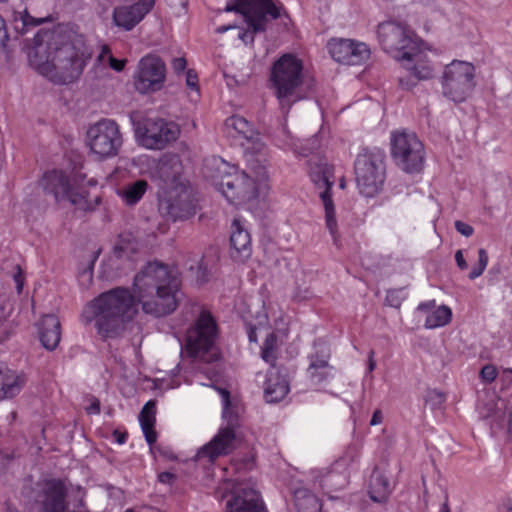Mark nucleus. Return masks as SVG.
Here are the masks:
<instances>
[{
	"label": "nucleus",
	"mask_w": 512,
	"mask_h": 512,
	"mask_svg": "<svg viewBox=\"0 0 512 512\" xmlns=\"http://www.w3.org/2000/svg\"><path fill=\"white\" fill-rule=\"evenodd\" d=\"M182 297L180 280L165 264L149 262L135 276L132 292L116 287L101 293L83 310L87 322H95L98 334L107 339L120 336L142 311L162 317L176 310Z\"/></svg>",
	"instance_id": "obj_1"
},
{
	"label": "nucleus",
	"mask_w": 512,
	"mask_h": 512,
	"mask_svg": "<svg viewBox=\"0 0 512 512\" xmlns=\"http://www.w3.org/2000/svg\"><path fill=\"white\" fill-rule=\"evenodd\" d=\"M223 134L232 145L244 149L252 175L219 156H212L204 161L203 176L228 203L237 207L248 205L264 196L269 189L265 143L253 125L240 115H232L225 120Z\"/></svg>",
	"instance_id": "obj_2"
},
{
	"label": "nucleus",
	"mask_w": 512,
	"mask_h": 512,
	"mask_svg": "<svg viewBox=\"0 0 512 512\" xmlns=\"http://www.w3.org/2000/svg\"><path fill=\"white\" fill-rule=\"evenodd\" d=\"M65 34H34L31 43H25L29 65L39 74L58 84L77 79L93 52L83 44V34H77L73 43L64 42Z\"/></svg>",
	"instance_id": "obj_3"
},
{
	"label": "nucleus",
	"mask_w": 512,
	"mask_h": 512,
	"mask_svg": "<svg viewBox=\"0 0 512 512\" xmlns=\"http://www.w3.org/2000/svg\"><path fill=\"white\" fill-rule=\"evenodd\" d=\"M159 188V211L172 221L184 220L196 212L188 182L183 177L182 161L177 154L165 153L156 159L139 155L133 160Z\"/></svg>",
	"instance_id": "obj_4"
},
{
	"label": "nucleus",
	"mask_w": 512,
	"mask_h": 512,
	"mask_svg": "<svg viewBox=\"0 0 512 512\" xmlns=\"http://www.w3.org/2000/svg\"><path fill=\"white\" fill-rule=\"evenodd\" d=\"M247 335L250 342H258V337L265 335V341L261 348V357L273 365L277 359L278 348L281 339L287 333V319L280 309L263 305L262 311H256L250 319L244 316ZM263 393L266 402L276 403L285 398L290 390L286 374L282 373L275 366H271L264 375L262 383Z\"/></svg>",
	"instance_id": "obj_5"
},
{
	"label": "nucleus",
	"mask_w": 512,
	"mask_h": 512,
	"mask_svg": "<svg viewBox=\"0 0 512 512\" xmlns=\"http://www.w3.org/2000/svg\"><path fill=\"white\" fill-rule=\"evenodd\" d=\"M224 12L236 15L234 24L222 25L215 32L240 29L242 32H267L274 25L289 30L291 18L280 0H227Z\"/></svg>",
	"instance_id": "obj_6"
},
{
	"label": "nucleus",
	"mask_w": 512,
	"mask_h": 512,
	"mask_svg": "<svg viewBox=\"0 0 512 512\" xmlns=\"http://www.w3.org/2000/svg\"><path fill=\"white\" fill-rule=\"evenodd\" d=\"M383 49L415 80H427L434 68L428 57L430 51L418 34H380Z\"/></svg>",
	"instance_id": "obj_7"
},
{
	"label": "nucleus",
	"mask_w": 512,
	"mask_h": 512,
	"mask_svg": "<svg viewBox=\"0 0 512 512\" xmlns=\"http://www.w3.org/2000/svg\"><path fill=\"white\" fill-rule=\"evenodd\" d=\"M222 404V425L217 434L197 454L196 461L201 465L213 464L220 456L231 453L237 445L240 429V407L231 401L226 389H218Z\"/></svg>",
	"instance_id": "obj_8"
},
{
	"label": "nucleus",
	"mask_w": 512,
	"mask_h": 512,
	"mask_svg": "<svg viewBox=\"0 0 512 512\" xmlns=\"http://www.w3.org/2000/svg\"><path fill=\"white\" fill-rule=\"evenodd\" d=\"M304 77V62L294 53H284L272 64L269 87L285 114L300 100L298 90Z\"/></svg>",
	"instance_id": "obj_9"
},
{
	"label": "nucleus",
	"mask_w": 512,
	"mask_h": 512,
	"mask_svg": "<svg viewBox=\"0 0 512 512\" xmlns=\"http://www.w3.org/2000/svg\"><path fill=\"white\" fill-rule=\"evenodd\" d=\"M309 175L318 190L323 205L325 227L334 245L340 247V222L335 208V199L339 197V191L345 189L346 181L341 176L338 185H335V168L328 164L325 159H319L317 162L311 163Z\"/></svg>",
	"instance_id": "obj_10"
},
{
	"label": "nucleus",
	"mask_w": 512,
	"mask_h": 512,
	"mask_svg": "<svg viewBox=\"0 0 512 512\" xmlns=\"http://www.w3.org/2000/svg\"><path fill=\"white\" fill-rule=\"evenodd\" d=\"M354 169L357 188L363 196L371 198L382 191L386 168L379 149H364L357 155Z\"/></svg>",
	"instance_id": "obj_11"
},
{
	"label": "nucleus",
	"mask_w": 512,
	"mask_h": 512,
	"mask_svg": "<svg viewBox=\"0 0 512 512\" xmlns=\"http://www.w3.org/2000/svg\"><path fill=\"white\" fill-rule=\"evenodd\" d=\"M85 145L89 154L100 161L111 159L118 155L123 136L116 121L103 118L89 125L85 135Z\"/></svg>",
	"instance_id": "obj_12"
},
{
	"label": "nucleus",
	"mask_w": 512,
	"mask_h": 512,
	"mask_svg": "<svg viewBox=\"0 0 512 512\" xmlns=\"http://www.w3.org/2000/svg\"><path fill=\"white\" fill-rule=\"evenodd\" d=\"M390 145L391 156L401 170L408 174H418L423 170L426 151L414 132L405 129L392 131Z\"/></svg>",
	"instance_id": "obj_13"
},
{
	"label": "nucleus",
	"mask_w": 512,
	"mask_h": 512,
	"mask_svg": "<svg viewBox=\"0 0 512 512\" xmlns=\"http://www.w3.org/2000/svg\"><path fill=\"white\" fill-rule=\"evenodd\" d=\"M360 458V448L350 444L330 468H314L309 472L313 489H339L346 483L345 472L353 469Z\"/></svg>",
	"instance_id": "obj_14"
},
{
	"label": "nucleus",
	"mask_w": 512,
	"mask_h": 512,
	"mask_svg": "<svg viewBox=\"0 0 512 512\" xmlns=\"http://www.w3.org/2000/svg\"><path fill=\"white\" fill-rule=\"evenodd\" d=\"M475 82V67L472 63L453 60L445 66L442 89L445 97L453 102L465 101L472 93Z\"/></svg>",
	"instance_id": "obj_15"
},
{
	"label": "nucleus",
	"mask_w": 512,
	"mask_h": 512,
	"mask_svg": "<svg viewBox=\"0 0 512 512\" xmlns=\"http://www.w3.org/2000/svg\"><path fill=\"white\" fill-rule=\"evenodd\" d=\"M199 315L187 330L185 338L186 352L192 357L204 358L212 351L218 336V327L213 315L206 309L198 307Z\"/></svg>",
	"instance_id": "obj_16"
},
{
	"label": "nucleus",
	"mask_w": 512,
	"mask_h": 512,
	"mask_svg": "<svg viewBox=\"0 0 512 512\" xmlns=\"http://www.w3.org/2000/svg\"><path fill=\"white\" fill-rule=\"evenodd\" d=\"M83 181L80 174L71 177L62 170L54 169L45 172L39 184L46 193L52 194L57 202L67 200L71 204L81 205L85 199V193L80 190Z\"/></svg>",
	"instance_id": "obj_17"
},
{
	"label": "nucleus",
	"mask_w": 512,
	"mask_h": 512,
	"mask_svg": "<svg viewBox=\"0 0 512 512\" xmlns=\"http://www.w3.org/2000/svg\"><path fill=\"white\" fill-rule=\"evenodd\" d=\"M306 358V378L311 386L321 389L335 377L336 369L330 364L331 350L324 340H315Z\"/></svg>",
	"instance_id": "obj_18"
},
{
	"label": "nucleus",
	"mask_w": 512,
	"mask_h": 512,
	"mask_svg": "<svg viewBox=\"0 0 512 512\" xmlns=\"http://www.w3.org/2000/svg\"><path fill=\"white\" fill-rule=\"evenodd\" d=\"M179 130L172 122L163 119H148L141 127L136 129V137L140 145L147 149L160 150L167 144L175 141Z\"/></svg>",
	"instance_id": "obj_19"
},
{
	"label": "nucleus",
	"mask_w": 512,
	"mask_h": 512,
	"mask_svg": "<svg viewBox=\"0 0 512 512\" xmlns=\"http://www.w3.org/2000/svg\"><path fill=\"white\" fill-rule=\"evenodd\" d=\"M165 80V64L156 55L149 54L138 63L134 84L137 91L147 93L159 90Z\"/></svg>",
	"instance_id": "obj_20"
},
{
	"label": "nucleus",
	"mask_w": 512,
	"mask_h": 512,
	"mask_svg": "<svg viewBox=\"0 0 512 512\" xmlns=\"http://www.w3.org/2000/svg\"><path fill=\"white\" fill-rule=\"evenodd\" d=\"M329 54L338 63L360 65L370 57V49L364 42L346 38H332L327 45Z\"/></svg>",
	"instance_id": "obj_21"
},
{
	"label": "nucleus",
	"mask_w": 512,
	"mask_h": 512,
	"mask_svg": "<svg viewBox=\"0 0 512 512\" xmlns=\"http://www.w3.org/2000/svg\"><path fill=\"white\" fill-rule=\"evenodd\" d=\"M225 489L233 488L231 498L227 500L226 512H267L260 493L249 487L237 486L225 480Z\"/></svg>",
	"instance_id": "obj_22"
},
{
	"label": "nucleus",
	"mask_w": 512,
	"mask_h": 512,
	"mask_svg": "<svg viewBox=\"0 0 512 512\" xmlns=\"http://www.w3.org/2000/svg\"><path fill=\"white\" fill-rule=\"evenodd\" d=\"M155 233L145 236L139 231L134 235L131 232H123L119 235L113 249V255L118 258L132 259L133 255L148 250L155 243Z\"/></svg>",
	"instance_id": "obj_23"
},
{
	"label": "nucleus",
	"mask_w": 512,
	"mask_h": 512,
	"mask_svg": "<svg viewBox=\"0 0 512 512\" xmlns=\"http://www.w3.org/2000/svg\"><path fill=\"white\" fill-rule=\"evenodd\" d=\"M156 0H138L132 5H120L113 10V22L127 31L133 29L154 8Z\"/></svg>",
	"instance_id": "obj_24"
},
{
	"label": "nucleus",
	"mask_w": 512,
	"mask_h": 512,
	"mask_svg": "<svg viewBox=\"0 0 512 512\" xmlns=\"http://www.w3.org/2000/svg\"><path fill=\"white\" fill-rule=\"evenodd\" d=\"M67 488L63 481L51 479L44 483L39 512H69Z\"/></svg>",
	"instance_id": "obj_25"
},
{
	"label": "nucleus",
	"mask_w": 512,
	"mask_h": 512,
	"mask_svg": "<svg viewBox=\"0 0 512 512\" xmlns=\"http://www.w3.org/2000/svg\"><path fill=\"white\" fill-rule=\"evenodd\" d=\"M230 246L231 256L237 261L243 262L252 254L251 236L241 217H235L232 221Z\"/></svg>",
	"instance_id": "obj_26"
},
{
	"label": "nucleus",
	"mask_w": 512,
	"mask_h": 512,
	"mask_svg": "<svg viewBox=\"0 0 512 512\" xmlns=\"http://www.w3.org/2000/svg\"><path fill=\"white\" fill-rule=\"evenodd\" d=\"M37 329L42 346L47 350H54L61 339V325L57 316L44 315L37 323Z\"/></svg>",
	"instance_id": "obj_27"
},
{
	"label": "nucleus",
	"mask_w": 512,
	"mask_h": 512,
	"mask_svg": "<svg viewBox=\"0 0 512 512\" xmlns=\"http://www.w3.org/2000/svg\"><path fill=\"white\" fill-rule=\"evenodd\" d=\"M417 311L427 313L424 324L427 329L443 327L447 325L452 318L451 309L445 305L436 307L434 300L420 303L417 307Z\"/></svg>",
	"instance_id": "obj_28"
},
{
	"label": "nucleus",
	"mask_w": 512,
	"mask_h": 512,
	"mask_svg": "<svg viewBox=\"0 0 512 512\" xmlns=\"http://www.w3.org/2000/svg\"><path fill=\"white\" fill-rule=\"evenodd\" d=\"M0 382V400L12 399L23 389L25 376L22 373L4 367L0 368Z\"/></svg>",
	"instance_id": "obj_29"
},
{
	"label": "nucleus",
	"mask_w": 512,
	"mask_h": 512,
	"mask_svg": "<svg viewBox=\"0 0 512 512\" xmlns=\"http://www.w3.org/2000/svg\"><path fill=\"white\" fill-rule=\"evenodd\" d=\"M147 189V181L139 179L116 187L115 194L125 206L133 207L142 200L147 192Z\"/></svg>",
	"instance_id": "obj_30"
},
{
	"label": "nucleus",
	"mask_w": 512,
	"mask_h": 512,
	"mask_svg": "<svg viewBox=\"0 0 512 512\" xmlns=\"http://www.w3.org/2000/svg\"><path fill=\"white\" fill-rule=\"evenodd\" d=\"M392 492V486L386 475L375 468L370 477L369 496L371 500L378 503L385 502Z\"/></svg>",
	"instance_id": "obj_31"
},
{
	"label": "nucleus",
	"mask_w": 512,
	"mask_h": 512,
	"mask_svg": "<svg viewBox=\"0 0 512 512\" xmlns=\"http://www.w3.org/2000/svg\"><path fill=\"white\" fill-rule=\"evenodd\" d=\"M156 402L148 401L139 414V422L146 442L151 447L157 440V433L154 429L156 421Z\"/></svg>",
	"instance_id": "obj_32"
},
{
	"label": "nucleus",
	"mask_w": 512,
	"mask_h": 512,
	"mask_svg": "<svg viewBox=\"0 0 512 512\" xmlns=\"http://www.w3.org/2000/svg\"><path fill=\"white\" fill-rule=\"evenodd\" d=\"M293 502L297 512H320L319 499L308 488L303 486L293 487Z\"/></svg>",
	"instance_id": "obj_33"
},
{
	"label": "nucleus",
	"mask_w": 512,
	"mask_h": 512,
	"mask_svg": "<svg viewBox=\"0 0 512 512\" xmlns=\"http://www.w3.org/2000/svg\"><path fill=\"white\" fill-rule=\"evenodd\" d=\"M22 45V41L18 34L5 33L0 34V65L8 63L12 57L14 50Z\"/></svg>",
	"instance_id": "obj_34"
},
{
	"label": "nucleus",
	"mask_w": 512,
	"mask_h": 512,
	"mask_svg": "<svg viewBox=\"0 0 512 512\" xmlns=\"http://www.w3.org/2000/svg\"><path fill=\"white\" fill-rule=\"evenodd\" d=\"M97 62L103 65L108 63L111 69L116 72H121L124 69L127 60L115 58L111 52L110 47L106 44H103L99 47Z\"/></svg>",
	"instance_id": "obj_35"
},
{
	"label": "nucleus",
	"mask_w": 512,
	"mask_h": 512,
	"mask_svg": "<svg viewBox=\"0 0 512 512\" xmlns=\"http://www.w3.org/2000/svg\"><path fill=\"white\" fill-rule=\"evenodd\" d=\"M178 372L179 366L171 370L169 373H166L162 377H156L153 380V388L160 392L178 388L181 384L180 380L177 377Z\"/></svg>",
	"instance_id": "obj_36"
},
{
	"label": "nucleus",
	"mask_w": 512,
	"mask_h": 512,
	"mask_svg": "<svg viewBox=\"0 0 512 512\" xmlns=\"http://www.w3.org/2000/svg\"><path fill=\"white\" fill-rule=\"evenodd\" d=\"M283 140L277 139L276 145L283 150H291L295 154L307 156L310 153V150L302 148V142L299 139H295L290 135L288 131L284 128L282 130Z\"/></svg>",
	"instance_id": "obj_37"
},
{
	"label": "nucleus",
	"mask_w": 512,
	"mask_h": 512,
	"mask_svg": "<svg viewBox=\"0 0 512 512\" xmlns=\"http://www.w3.org/2000/svg\"><path fill=\"white\" fill-rule=\"evenodd\" d=\"M19 20L22 23L24 29H33L45 23H51L55 19L52 15H47L45 17H34L29 14L27 9L23 12L19 13Z\"/></svg>",
	"instance_id": "obj_38"
},
{
	"label": "nucleus",
	"mask_w": 512,
	"mask_h": 512,
	"mask_svg": "<svg viewBox=\"0 0 512 512\" xmlns=\"http://www.w3.org/2000/svg\"><path fill=\"white\" fill-rule=\"evenodd\" d=\"M376 368V360H375V352L370 350L367 356V364L366 369L363 375L362 387L364 390H372L373 389V381L374 375L373 371Z\"/></svg>",
	"instance_id": "obj_39"
},
{
	"label": "nucleus",
	"mask_w": 512,
	"mask_h": 512,
	"mask_svg": "<svg viewBox=\"0 0 512 512\" xmlns=\"http://www.w3.org/2000/svg\"><path fill=\"white\" fill-rule=\"evenodd\" d=\"M488 259L489 258H488V254H487L486 250L479 249L478 264L469 273V278L471 280H474L483 274V272L485 271V269L487 267Z\"/></svg>",
	"instance_id": "obj_40"
},
{
	"label": "nucleus",
	"mask_w": 512,
	"mask_h": 512,
	"mask_svg": "<svg viewBox=\"0 0 512 512\" xmlns=\"http://www.w3.org/2000/svg\"><path fill=\"white\" fill-rule=\"evenodd\" d=\"M186 85L189 90L195 95H190L192 100H197L199 98V86H198V76L194 70H187L186 72Z\"/></svg>",
	"instance_id": "obj_41"
},
{
	"label": "nucleus",
	"mask_w": 512,
	"mask_h": 512,
	"mask_svg": "<svg viewBox=\"0 0 512 512\" xmlns=\"http://www.w3.org/2000/svg\"><path fill=\"white\" fill-rule=\"evenodd\" d=\"M497 377V369L491 364L482 367L480 371V378L486 383L493 382Z\"/></svg>",
	"instance_id": "obj_42"
},
{
	"label": "nucleus",
	"mask_w": 512,
	"mask_h": 512,
	"mask_svg": "<svg viewBox=\"0 0 512 512\" xmlns=\"http://www.w3.org/2000/svg\"><path fill=\"white\" fill-rule=\"evenodd\" d=\"M189 270L194 272L195 277L199 283H205L208 280V269L201 261L196 267L193 265L189 266Z\"/></svg>",
	"instance_id": "obj_43"
},
{
	"label": "nucleus",
	"mask_w": 512,
	"mask_h": 512,
	"mask_svg": "<svg viewBox=\"0 0 512 512\" xmlns=\"http://www.w3.org/2000/svg\"><path fill=\"white\" fill-rule=\"evenodd\" d=\"M378 30H379L378 32H381V31L395 32V30H399V32H410L406 27H402L394 21H384V22L379 23Z\"/></svg>",
	"instance_id": "obj_44"
},
{
	"label": "nucleus",
	"mask_w": 512,
	"mask_h": 512,
	"mask_svg": "<svg viewBox=\"0 0 512 512\" xmlns=\"http://www.w3.org/2000/svg\"><path fill=\"white\" fill-rule=\"evenodd\" d=\"M455 229L465 237H470L474 232L471 225L459 220L455 222Z\"/></svg>",
	"instance_id": "obj_45"
},
{
	"label": "nucleus",
	"mask_w": 512,
	"mask_h": 512,
	"mask_svg": "<svg viewBox=\"0 0 512 512\" xmlns=\"http://www.w3.org/2000/svg\"><path fill=\"white\" fill-rule=\"evenodd\" d=\"M186 66L187 61L184 57H177L172 60V68L176 74L184 72Z\"/></svg>",
	"instance_id": "obj_46"
},
{
	"label": "nucleus",
	"mask_w": 512,
	"mask_h": 512,
	"mask_svg": "<svg viewBox=\"0 0 512 512\" xmlns=\"http://www.w3.org/2000/svg\"><path fill=\"white\" fill-rule=\"evenodd\" d=\"M384 418H385L384 412L380 408H377L372 413L371 419L369 421V425L370 426L380 425L383 423Z\"/></svg>",
	"instance_id": "obj_47"
},
{
	"label": "nucleus",
	"mask_w": 512,
	"mask_h": 512,
	"mask_svg": "<svg viewBox=\"0 0 512 512\" xmlns=\"http://www.w3.org/2000/svg\"><path fill=\"white\" fill-rule=\"evenodd\" d=\"M176 479L175 474L170 472H162L158 475L159 482L163 484H172Z\"/></svg>",
	"instance_id": "obj_48"
},
{
	"label": "nucleus",
	"mask_w": 512,
	"mask_h": 512,
	"mask_svg": "<svg viewBox=\"0 0 512 512\" xmlns=\"http://www.w3.org/2000/svg\"><path fill=\"white\" fill-rule=\"evenodd\" d=\"M455 261H456V264H457L459 269H461V270L467 269L468 265H467V263L465 261V258H464L462 250H457L456 251V253H455Z\"/></svg>",
	"instance_id": "obj_49"
},
{
	"label": "nucleus",
	"mask_w": 512,
	"mask_h": 512,
	"mask_svg": "<svg viewBox=\"0 0 512 512\" xmlns=\"http://www.w3.org/2000/svg\"><path fill=\"white\" fill-rule=\"evenodd\" d=\"M498 512H512V500H504L498 507Z\"/></svg>",
	"instance_id": "obj_50"
},
{
	"label": "nucleus",
	"mask_w": 512,
	"mask_h": 512,
	"mask_svg": "<svg viewBox=\"0 0 512 512\" xmlns=\"http://www.w3.org/2000/svg\"><path fill=\"white\" fill-rule=\"evenodd\" d=\"M255 457L253 454L249 455L243 460L241 468L249 470L253 467Z\"/></svg>",
	"instance_id": "obj_51"
},
{
	"label": "nucleus",
	"mask_w": 512,
	"mask_h": 512,
	"mask_svg": "<svg viewBox=\"0 0 512 512\" xmlns=\"http://www.w3.org/2000/svg\"><path fill=\"white\" fill-rule=\"evenodd\" d=\"M87 412L89 414H98L100 412V404L98 401H94L92 402L88 407H87Z\"/></svg>",
	"instance_id": "obj_52"
},
{
	"label": "nucleus",
	"mask_w": 512,
	"mask_h": 512,
	"mask_svg": "<svg viewBox=\"0 0 512 512\" xmlns=\"http://www.w3.org/2000/svg\"><path fill=\"white\" fill-rule=\"evenodd\" d=\"M394 294H395V291H389L387 294L386 301L388 302V304L390 306L397 307V306H399V301H395V298H393Z\"/></svg>",
	"instance_id": "obj_53"
},
{
	"label": "nucleus",
	"mask_w": 512,
	"mask_h": 512,
	"mask_svg": "<svg viewBox=\"0 0 512 512\" xmlns=\"http://www.w3.org/2000/svg\"><path fill=\"white\" fill-rule=\"evenodd\" d=\"M14 280H15L16 285H17V290L20 293L22 288H23V279H22L21 273L16 274L14 276Z\"/></svg>",
	"instance_id": "obj_54"
},
{
	"label": "nucleus",
	"mask_w": 512,
	"mask_h": 512,
	"mask_svg": "<svg viewBox=\"0 0 512 512\" xmlns=\"http://www.w3.org/2000/svg\"><path fill=\"white\" fill-rule=\"evenodd\" d=\"M253 35L254 34H239L240 39L245 43L253 42Z\"/></svg>",
	"instance_id": "obj_55"
},
{
	"label": "nucleus",
	"mask_w": 512,
	"mask_h": 512,
	"mask_svg": "<svg viewBox=\"0 0 512 512\" xmlns=\"http://www.w3.org/2000/svg\"><path fill=\"white\" fill-rule=\"evenodd\" d=\"M161 453L168 459H175V455L171 452V451H168V450H163L161 451Z\"/></svg>",
	"instance_id": "obj_56"
},
{
	"label": "nucleus",
	"mask_w": 512,
	"mask_h": 512,
	"mask_svg": "<svg viewBox=\"0 0 512 512\" xmlns=\"http://www.w3.org/2000/svg\"><path fill=\"white\" fill-rule=\"evenodd\" d=\"M0 32H6L5 20L0 15Z\"/></svg>",
	"instance_id": "obj_57"
},
{
	"label": "nucleus",
	"mask_w": 512,
	"mask_h": 512,
	"mask_svg": "<svg viewBox=\"0 0 512 512\" xmlns=\"http://www.w3.org/2000/svg\"><path fill=\"white\" fill-rule=\"evenodd\" d=\"M387 432H388V431H387V429H386V428H383V429H382V434H383V436L387 439L388 443L390 444V443L392 442V438H391L389 435H387Z\"/></svg>",
	"instance_id": "obj_58"
},
{
	"label": "nucleus",
	"mask_w": 512,
	"mask_h": 512,
	"mask_svg": "<svg viewBox=\"0 0 512 512\" xmlns=\"http://www.w3.org/2000/svg\"><path fill=\"white\" fill-rule=\"evenodd\" d=\"M508 432H509L510 436H512V412L510 413V417H509Z\"/></svg>",
	"instance_id": "obj_59"
},
{
	"label": "nucleus",
	"mask_w": 512,
	"mask_h": 512,
	"mask_svg": "<svg viewBox=\"0 0 512 512\" xmlns=\"http://www.w3.org/2000/svg\"><path fill=\"white\" fill-rule=\"evenodd\" d=\"M87 185L88 186H95L97 185V181L95 179H89L88 182H87Z\"/></svg>",
	"instance_id": "obj_60"
},
{
	"label": "nucleus",
	"mask_w": 512,
	"mask_h": 512,
	"mask_svg": "<svg viewBox=\"0 0 512 512\" xmlns=\"http://www.w3.org/2000/svg\"><path fill=\"white\" fill-rule=\"evenodd\" d=\"M440 512H449V508L446 504H443L441 509H440Z\"/></svg>",
	"instance_id": "obj_61"
},
{
	"label": "nucleus",
	"mask_w": 512,
	"mask_h": 512,
	"mask_svg": "<svg viewBox=\"0 0 512 512\" xmlns=\"http://www.w3.org/2000/svg\"><path fill=\"white\" fill-rule=\"evenodd\" d=\"M125 441H126V437L125 436H121V437L118 438V443H120V444H123Z\"/></svg>",
	"instance_id": "obj_62"
},
{
	"label": "nucleus",
	"mask_w": 512,
	"mask_h": 512,
	"mask_svg": "<svg viewBox=\"0 0 512 512\" xmlns=\"http://www.w3.org/2000/svg\"><path fill=\"white\" fill-rule=\"evenodd\" d=\"M400 84L402 86H409V83L408 82H405L403 78H400Z\"/></svg>",
	"instance_id": "obj_63"
},
{
	"label": "nucleus",
	"mask_w": 512,
	"mask_h": 512,
	"mask_svg": "<svg viewBox=\"0 0 512 512\" xmlns=\"http://www.w3.org/2000/svg\"><path fill=\"white\" fill-rule=\"evenodd\" d=\"M7 512H19V511H17L16 509H13L11 507H8Z\"/></svg>",
	"instance_id": "obj_64"
}]
</instances>
